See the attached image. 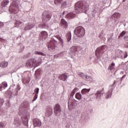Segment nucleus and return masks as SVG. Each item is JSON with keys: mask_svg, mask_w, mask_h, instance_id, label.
<instances>
[{"mask_svg": "<svg viewBox=\"0 0 128 128\" xmlns=\"http://www.w3.org/2000/svg\"><path fill=\"white\" fill-rule=\"evenodd\" d=\"M78 48H80V46H73L71 48V50L73 52H78Z\"/></svg>", "mask_w": 128, "mask_h": 128, "instance_id": "obj_26", "label": "nucleus"}, {"mask_svg": "<svg viewBox=\"0 0 128 128\" xmlns=\"http://www.w3.org/2000/svg\"><path fill=\"white\" fill-rule=\"evenodd\" d=\"M42 126V122L38 118H35L34 121V126L40 127Z\"/></svg>", "mask_w": 128, "mask_h": 128, "instance_id": "obj_13", "label": "nucleus"}, {"mask_svg": "<svg viewBox=\"0 0 128 128\" xmlns=\"http://www.w3.org/2000/svg\"><path fill=\"white\" fill-rule=\"evenodd\" d=\"M4 124L3 122H0V128H4Z\"/></svg>", "mask_w": 128, "mask_h": 128, "instance_id": "obj_41", "label": "nucleus"}, {"mask_svg": "<svg viewBox=\"0 0 128 128\" xmlns=\"http://www.w3.org/2000/svg\"><path fill=\"white\" fill-rule=\"evenodd\" d=\"M124 40H127L128 41V36H124Z\"/></svg>", "mask_w": 128, "mask_h": 128, "instance_id": "obj_44", "label": "nucleus"}, {"mask_svg": "<svg viewBox=\"0 0 128 128\" xmlns=\"http://www.w3.org/2000/svg\"><path fill=\"white\" fill-rule=\"evenodd\" d=\"M120 13H115L113 14L112 16L115 18H120Z\"/></svg>", "mask_w": 128, "mask_h": 128, "instance_id": "obj_30", "label": "nucleus"}, {"mask_svg": "<svg viewBox=\"0 0 128 128\" xmlns=\"http://www.w3.org/2000/svg\"><path fill=\"white\" fill-rule=\"evenodd\" d=\"M126 34V31H122L120 34L119 38H120V36H124Z\"/></svg>", "mask_w": 128, "mask_h": 128, "instance_id": "obj_40", "label": "nucleus"}, {"mask_svg": "<svg viewBox=\"0 0 128 128\" xmlns=\"http://www.w3.org/2000/svg\"><path fill=\"white\" fill-rule=\"evenodd\" d=\"M126 0H123V2H124Z\"/></svg>", "mask_w": 128, "mask_h": 128, "instance_id": "obj_49", "label": "nucleus"}, {"mask_svg": "<svg viewBox=\"0 0 128 128\" xmlns=\"http://www.w3.org/2000/svg\"><path fill=\"white\" fill-rule=\"evenodd\" d=\"M8 66V62L6 61L2 62L0 64V68H7Z\"/></svg>", "mask_w": 128, "mask_h": 128, "instance_id": "obj_18", "label": "nucleus"}, {"mask_svg": "<svg viewBox=\"0 0 128 128\" xmlns=\"http://www.w3.org/2000/svg\"><path fill=\"white\" fill-rule=\"evenodd\" d=\"M128 58V54H126H126H124V58Z\"/></svg>", "mask_w": 128, "mask_h": 128, "instance_id": "obj_45", "label": "nucleus"}, {"mask_svg": "<svg viewBox=\"0 0 128 128\" xmlns=\"http://www.w3.org/2000/svg\"><path fill=\"white\" fill-rule=\"evenodd\" d=\"M54 114L56 116H60L62 112V107L59 104H56L54 106Z\"/></svg>", "mask_w": 128, "mask_h": 128, "instance_id": "obj_5", "label": "nucleus"}, {"mask_svg": "<svg viewBox=\"0 0 128 128\" xmlns=\"http://www.w3.org/2000/svg\"><path fill=\"white\" fill-rule=\"evenodd\" d=\"M78 101L74 99L70 98L68 101V107L69 110H72L73 108H74L76 106H78Z\"/></svg>", "mask_w": 128, "mask_h": 128, "instance_id": "obj_3", "label": "nucleus"}, {"mask_svg": "<svg viewBox=\"0 0 128 128\" xmlns=\"http://www.w3.org/2000/svg\"><path fill=\"white\" fill-rule=\"evenodd\" d=\"M84 80L86 82H93L92 77L88 76H86Z\"/></svg>", "mask_w": 128, "mask_h": 128, "instance_id": "obj_17", "label": "nucleus"}, {"mask_svg": "<svg viewBox=\"0 0 128 128\" xmlns=\"http://www.w3.org/2000/svg\"><path fill=\"white\" fill-rule=\"evenodd\" d=\"M63 0H54V4H56L57 6L58 4H60L62 2Z\"/></svg>", "mask_w": 128, "mask_h": 128, "instance_id": "obj_31", "label": "nucleus"}, {"mask_svg": "<svg viewBox=\"0 0 128 128\" xmlns=\"http://www.w3.org/2000/svg\"><path fill=\"white\" fill-rule=\"evenodd\" d=\"M76 92H78V88H76L71 92V94L70 95V96H74V94H76Z\"/></svg>", "mask_w": 128, "mask_h": 128, "instance_id": "obj_27", "label": "nucleus"}, {"mask_svg": "<svg viewBox=\"0 0 128 128\" xmlns=\"http://www.w3.org/2000/svg\"><path fill=\"white\" fill-rule=\"evenodd\" d=\"M74 10L76 14H80L88 10V4L86 2H78L75 4Z\"/></svg>", "mask_w": 128, "mask_h": 128, "instance_id": "obj_1", "label": "nucleus"}, {"mask_svg": "<svg viewBox=\"0 0 128 128\" xmlns=\"http://www.w3.org/2000/svg\"><path fill=\"white\" fill-rule=\"evenodd\" d=\"M35 54H38V56H46V54L42 52H38V51H36L34 52Z\"/></svg>", "mask_w": 128, "mask_h": 128, "instance_id": "obj_29", "label": "nucleus"}, {"mask_svg": "<svg viewBox=\"0 0 128 128\" xmlns=\"http://www.w3.org/2000/svg\"><path fill=\"white\" fill-rule=\"evenodd\" d=\"M12 12H14V14H18V6H13V8H12Z\"/></svg>", "mask_w": 128, "mask_h": 128, "instance_id": "obj_20", "label": "nucleus"}, {"mask_svg": "<svg viewBox=\"0 0 128 128\" xmlns=\"http://www.w3.org/2000/svg\"><path fill=\"white\" fill-rule=\"evenodd\" d=\"M56 38L58 40H60V42H61L62 44H64V40H62V38L60 36H56Z\"/></svg>", "mask_w": 128, "mask_h": 128, "instance_id": "obj_34", "label": "nucleus"}, {"mask_svg": "<svg viewBox=\"0 0 128 128\" xmlns=\"http://www.w3.org/2000/svg\"><path fill=\"white\" fill-rule=\"evenodd\" d=\"M34 92L36 93V94H38V92H40V88H36L34 90Z\"/></svg>", "mask_w": 128, "mask_h": 128, "instance_id": "obj_37", "label": "nucleus"}, {"mask_svg": "<svg viewBox=\"0 0 128 128\" xmlns=\"http://www.w3.org/2000/svg\"><path fill=\"white\" fill-rule=\"evenodd\" d=\"M8 86V83L6 82H2V84H0V92H2V88H7Z\"/></svg>", "mask_w": 128, "mask_h": 128, "instance_id": "obj_16", "label": "nucleus"}, {"mask_svg": "<svg viewBox=\"0 0 128 128\" xmlns=\"http://www.w3.org/2000/svg\"><path fill=\"white\" fill-rule=\"evenodd\" d=\"M50 18H52V16H50L48 11H44L43 12L42 14V20L43 22L44 23L48 22V20H50Z\"/></svg>", "mask_w": 128, "mask_h": 128, "instance_id": "obj_4", "label": "nucleus"}, {"mask_svg": "<svg viewBox=\"0 0 128 128\" xmlns=\"http://www.w3.org/2000/svg\"><path fill=\"white\" fill-rule=\"evenodd\" d=\"M61 24V27L63 30H66V28H68V22L64 20V19H62L60 22Z\"/></svg>", "mask_w": 128, "mask_h": 128, "instance_id": "obj_10", "label": "nucleus"}, {"mask_svg": "<svg viewBox=\"0 0 128 128\" xmlns=\"http://www.w3.org/2000/svg\"><path fill=\"white\" fill-rule=\"evenodd\" d=\"M106 52V49H104V46H103L101 47L98 48L96 50V54L98 58H100L102 54Z\"/></svg>", "mask_w": 128, "mask_h": 128, "instance_id": "obj_6", "label": "nucleus"}, {"mask_svg": "<svg viewBox=\"0 0 128 128\" xmlns=\"http://www.w3.org/2000/svg\"><path fill=\"white\" fill-rule=\"evenodd\" d=\"M36 98H38V94H35L32 102H34L35 100H36Z\"/></svg>", "mask_w": 128, "mask_h": 128, "instance_id": "obj_42", "label": "nucleus"}, {"mask_svg": "<svg viewBox=\"0 0 128 128\" xmlns=\"http://www.w3.org/2000/svg\"><path fill=\"white\" fill-rule=\"evenodd\" d=\"M122 52L120 50L116 51V56H122Z\"/></svg>", "mask_w": 128, "mask_h": 128, "instance_id": "obj_28", "label": "nucleus"}, {"mask_svg": "<svg viewBox=\"0 0 128 128\" xmlns=\"http://www.w3.org/2000/svg\"><path fill=\"white\" fill-rule=\"evenodd\" d=\"M30 82V79L28 77L24 78L22 80V83L24 84H28Z\"/></svg>", "mask_w": 128, "mask_h": 128, "instance_id": "obj_22", "label": "nucleus"}, {"mask_svg": "<svg viewBox=\"0 0 128 128\" xmlns=\"http://www.w3.org/2000/svg\"><path fill=\"white\" fill-rule=\"evenodd\" d=\"M60 54H62V52L60 53Z\"/></svg>", "mask_w": 128, "mask_h": 128, "instance_id": "obj_50", "label": "nucleus"}, {"mask_svg": "<svg viewBox=\"0 0 128 128\" xmlns=\"http://www.w3.org/2000/svg\"><path fill=\"white\" fill-rule=\"evenodd\" d=\"M36 26V24L32 22H30L27 24V25L24 28V30H30L34 26Z\"/></svg>", "mask_w": 128, "mask_h": 128, "instance_id": "obj_11", "label": "nucleus"}, {"mask_svg": "<svg viewBox=\"0 0 128 128\" xmlns=\"http://www.w3.org/2000/svg\"><path fill=\"white\" fill-rule=\"evenodd\" d=\"M104 94V88H102L100 90L97 91V92L95 94L97 98H100L102 94Z\"/></svg>", "mask_w": 128, "mask_h": 128, "instance_id": "obj_12", "label": "nucleus"}, {"mask_svg": "<svg viewBox=\"0 0 128 128\" xmlns=\"http://www.w3.org/2000/svg\"><path fill=\"white\" fill-rule=\"evenodd\" d=\"M58 78L63 82H66L68 80V74H62L59 76Z\"/></svg>", "mask_w": 128, "mask_h": 128, "instance_id": "obj_14", "label": "nucleus"}, {"mask_svg": "<svg viewBox=\"0 0 128 128\" xmlns=\"http://www.w3.org/2000/svg\"><path fill=\"white\" fill-rule=\"evenodd\" d=\"M74 34L78 36V38H82L86 34L84 28L82 26L76 27L74 30Z\"/></svg>", "mask_w": 128, "mask_h": 128, "instance_id": "obj_2", "label": "nucleus"}, {"mask_svg": "<svg viewBox=\"0 0 128 128\" xmlns=\"http://www.w3.org/2000/svg\"><path fill=\"white\" fill-rule=\"evenodd\" d=\"M66 38L68 42H70L72 40V33L70 32H68L66 35Z\"/></svg>", "mask_w": 128, "mask_h": 128, "instance_id": "obj_25", "label": "nucleus"}, {"mask_svg": "<svg viewBox=\"0 0 128 128\" xmlns=\"http://www.w3.org/2000/svg\"><path fill=\"white\" fill-rule=\"evenodd\" d=\"M40 28H48V25L44 24L43 25H42V26H40Z\"/></svg>", "mask_w": 128, "mask_h": 128, "instance_id": "obj_36", "label": "nucleus"}, {"mask_svg": "<svg viewBox=\"0 0 128 128\" xmlns=\"http://www.w3.org/2000/svg\"><path fill=\"white\" fill-rule=\"evenodd\" d=\"M78 74V76H80V78H82V80H84L86 76H84V73L80 72H79Z\"/></svg>", "mask_w": 128, "mask_h": 128, "instance_id": "obj_33", "label": "nucleus"}, {"mask_svg": "<svg viewBox=\"0 0 128 128\" xmlns=\"http://www.w3.org/2000/svg\"><path fill=\"white\" fill-rule=\"evenodd\" d=\"M4 100L2 98H0V108H2V106L4 104Z\"/></svg>", "mask_w": 128, "mask_h": 128, "instance_id": "obj_35", "label": "nucleus"}, {"mask_svg": "<svg viewBox=\"0 0 128 128\" xmlns=\"http://www.w3.org/2000/svg\"><path fill=\"white\" fill-rule=\"evenodd\" d=\"M126 78V75L123 76L122 78Z\"/></svg>", "mask_w": 128, "mask_h": 128, "instance_id": "obj_47", "label": "nucleus"}, {"mask_svg": "<svg viewBox=\"0 0 128 128\" xmlns=\"http://www.w3.org/2000/svg\"><path fill=\"white\" fill-rule=\"evenodd\" d=\"M52 114H54L52 107L51 106H48L46 108L45 116L48 118L49 116H52Z\"/></svg>", "mask_w": 128, "mask_h": 128, "instance_id": "obj_9", "label": "nucleus"}, {"mask_svg": "<svg viewBox=\"0 0 128 128\" xmlns=\"http://www.w3.org/2000/svg\"><path fill=\"white\" fill-rule=\"evenodd\" d=\"M75 98L78 100H82V94H80V92H77L75 95Z\"/></svg>", "mask_w": 128, "mask_h": 128, "instance_id": "obj_24", "label": "nucleus"}, {"mask_svg": "<svg viewBox=\"0 0 128 128\" xmlns=\"http://www.w3.org/2000/svg\"><path fill=\"white\" fill-rule=\"evenodd\" d=\"M58 42L54 40H52L49 42L48 43V48L49 50H54L56 48Z\"/></svg>", "mask_w": 128, "mask_h": 128, "instance_id": "obj_8", "label": "nucleus"}, {"mask_svg": "<svg viewBox=\"0 0 128 128\" xmlns=\"http://www.w3.org/2000/svg\"><path fill=\"white\" fill-rule=\"evenodd\" d=\"M16 90H20V85H18Z\"/></svg>", "mask_w": 128, "mask_h": 128, "instance_id": "obj_43", "label": "nucleus"}, {"mask_svg": "<svg viewBox=\"0 0 128 128\" xmlns=\"http://www.w3.org/2000/svg\"><path fill=\"white\" fill-rule=\"evenodd\" d=\"M74 16H76V14L72 12L68 13L66 14V18H74Z\"/></svg>", "mask_w": 128, "mask_h": 128, "instance_id": "obj_19", "label": "nucleus"}, {"mask_svg": "<svg viewBox=\"0 0 128 128\" xmlns=\"http://www.w3.org/2000/svg\"><path fill=\"white\" fill-rule=\"evenodd\" d=\"M40 38H41L42 40H46V38H48V32L46 31L42 32H40Z\"/></svg>", "mask_w": 128, "mask_h": 128, "instance_id": "obj_15", "label": "nucleus"}, {"mask_svg": "<svg viewBox=\"0 0 128 128\" xmlns=\"http://www.w3.org/2000/svg\"><path fill=\"white\" fill-rule=\"evenodd\" d=\"M8 104H10V100H7Z\"/></svg>", "mask_w": 128, "mask_h": 128, "instance_id": "obj_48", "label": "nucleus"}, {"mask_svg": "<svg viewBox=\"0 0 128 128\" xmlns=\"http://www.w3.org/2000/svg\"><path fill=\"white\" fill-rule=\"evenodd\" d=\"M66 2H63L62 3V8H66Z\"/></svg>", "mask_w": 128, "mask_h": 128, "instance_id": "obj_38", "label": "nucleus"}, {"mask_svg": "<svg viewBox=\"0 0 128 128\" xmlns=\"http://www.w3.org/2000/svg\"><path fill=\"white\" fill-rule=\"evenodd\" d=\"M36 76L37 78H38V77L40 76V75H36Z\"/></svg>", "mask_w": 128, "mask_h": 128, "instance_id": "obj_46", "label": "nucleus"}, {"mask_svg": "<svg viewBox=\"0 0 128 128\" xmlns=\"http://www.w3.org/2000/svg\"><path fill=\"white\" fill-rule=\"evenodd\" d=\"M10 2V0H4L1 4L2 6L4 8L6 6H8Z\"/></svg>", "mask_w": 128, "mask_h": 128, "instance_id": "obj_21", "label": "nucleus"}, {"mask_svg": "<svg viewBox=\"0 0 128 128\" xmlns=\"http://www.w3.org/2000/svg\"><path fill=\"white\" fill-rule=\"evenodd\" d=\"M90 88H89V89L84 88L82 90L81 92L82 94H88V92H90Z\"/></svg>", "mask_w": 128, "mask_h": 128, "instance_id": "obj_23", "label": "nucleus"}, {"mask_svg": "<svg viewBox=\"0 0 128 128\" xmlns=\"http://www.w3.org/2000/svg\"><path fill=\"white\" fill-rule=\"evenodd\" d=\"M26 66L28 68H34L36 66V60L30 58L26 62Z\"/></svg>", "mask_w": 128, "mask_h": 128, "instance_id": "obj_7", "label": "nucleus"}, {"mask_svg": "<svg viewBox=\"0 0 128 128\" xmlns=\"http://www.w3.org/2000/svg\"><path fill=\"white\" fill-rule=\"evenodd\" d=\"M112 90H111L110 92H108V93H107V98H110V96H112Z\"/></svg>", "mask_w": 128, "mask_h": 128, "instance_id": "obj_39", "label": "nucleus"}, {"mask_svg": "<svg viewBox=\"0 0 128 128\" xmlns=\"http://www.w3.org/2000/svg\"><path fill=\"white\" fill-rule=\"evenodd\" d=\"M114 63H112L111 64V65L110 66H109V70H114Z\"/></svg>", "mask_w": 128, "mask_h": 128, "instance_id": "obj_32", "label": "nucleus"}, {"mask_svg": "<svg viewBox=\"0 0 128 128\" xmlns=\"http://www.w3.org/2000/svg\"><path fill=\"white\" fill-rule=\"evenodd\" d=\"M10 8H12V6H10Z\"/></svg>", "mask_w": 128, "mask_h": 128, "instance_id": "obj_51", "label": "nucleus"}]
</instances>
